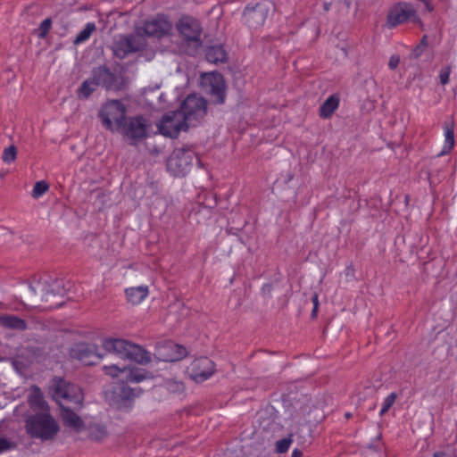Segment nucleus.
Instances as JSON below:
<instances>
[{
	"mask_svg": "<svg viewBox=\"0 0 457 457\" xmlns=\"http://www.w3.org/2000/svg\"><path fill=\"white\" fill-rule=\"evenodd\" d=\"M445 143L440 153L437 156H444L451 153L454 146V123L453 121L445 122L443 125Z\"/></svg>",
	"mask_w": 457,
	"mask_h": 457,
	"instance_id": "a211bd4d",
	"label": "nucleus"
},
{
	"mask_svg": "<svg viewBox=\"0 0 457 457\" xmlns=\"http://www.w3.org/2000/svg\"><path fill=\"white\" fill-rule=\"evenodd\" d=\"M71 356L85 365H94L104 357L96 345L87 343L76 344L71 350Z\"/></svg>",
	"mask_w": 457,
	"mask_h": 457,
	"instance_id": "4468645a",
	"label": "nucleus"
},
{
	"mask_svg": "<svg viewBox=\"0 0 457 457\" xmlns=\"http://www.w3.org/2000/svg\"><path fill=\"white\" fill-rule=\"evenodd\" d=\"M433 457H456L453 452L436 451L434 453Z\"/></svg>",
	"mask_w": 457,
	"mask_h": 457,
	"instance_id": "ea45409f",
	"label": "nucleus"
},
{
	"mask_svg": "<svg viewBox=\"0 0 457 457\" xmlns=\"http://www.w3.org/2000/svg\"><path fill=\"white\" fill-rule=\"evenodd\" d=\"M420 46H422L423 48H425V47H426V46H427V37H426V36H424V37H422V39H421V43H420Z\"/></svg>",
	"mask_w": 457,
	"mask_h": 457,
	"instance_id": "c03bdc74",
	"label": "nucleus"
},
{
	"mask_svg": "<svg viewBox=\"0 0 457 457\" xmlns=\"http://www.w3.org/2000/svg\"><path fill=\"white\" fill-rule=\"evenodd\" d=\"M205 56L207 61L212 63L226 62L228 59L227 52L222 46H212L208 47Z\"/></svg>",
	"mask_w": 457,
	"mask_h": 457,
	"instance_id": "393cba45",
	"label": "nucleus"
},
{
	"mask_svg": "<svg viewBox=\"0 0 457 457\" xmlns=\"http://www.w3.org/2000/svg\"><path fill=\"white\" fill-rule=\"evenodd\" d=\"M206 101L196 95H189L181 104L179 112L183 113L185 120L190 126H195V122L203 119L206 114Z\"/></svg>",
	"mask_w": 457,
	"mask_h": 457,
	"instance_id": "0eeeda50",
	"label": "nucleus"
},
{
	"mask_svg": "<svg viewBox=\"0 0 457 457\" xmlns=\"http://www.w3.org/2000/svg\"><path fill=\"white\" fill-rule=\"evenodd\" d=\"M126 106L120 100H110L102 106L99 117L105 129L118 131L126 120Z\"/></svg>",
	"mask_w": 457,
	"mask_h": 457,
	"instance_id": "39448f33",
	"label": "nucleus"
},
{
	"mask_svg": "<svg viewBox=\"0 0 457 457\" xmlns=\"http://www.w3.org/2000/svg\"><path fill=\"white\" fill-rule=\"evenodd\" d=\"M451 72L452 69L449 65H445L440 69L439 79L441 85L445 86L446 84L449 83Z\"/></svg>",
	"mask_w": 457,
	"mask_h": 457,
	"instance_id": "c9c22d12",
	"label": "nucleus"
},
{
	"mask_svg": "<svg viewBox=\"0 0 457 457\" xmlns=\"http://www.w3.org/2000/svg\"><path fill=\"white\" fill-rule=\"evenodd\" d=\"M400 62V58L397 55H392L388 62V66L391 70H395L398 67Z\"/></svg>",
	"mask_w": 457,
	"mask_h": 457,
	"instance_id": "58836bf2",
	"label": "nucleus"
},
{
	"mask_svg": "<svg viewBox=\"0 0 457 457\" xmlns=\"http://www.w3.org/2000/svg\"><path fill=\"white\" fill-rule=\"evenodd\" d=\"M0 322L4 328L10 329L23 331L28 328L24 320L14 315H0Z\"/></svg>",
	"mask_w": 457,
	"mask_h": 457,
	"instance_id": "b1692460",
	"label": "nucleus"
},
{
	"mask_svg": "<svg viewBox=\"0 0 457 457\" xmlns=\"http://www.w3.org/2000/svg\"><path fill=\"white\" fill-rule=\"evenodd\" d=\"M194 160L198 161L194 151L189 148H177L167 160V170L175 177H184L190 171Z\"/></svg>",
	"mask_w": 457,
	"mask_h": 457,
	"instance_id": "423d86ee",
	"label": "nucleus"
},
{
	"mask_svg": "<svg viewBox=\"0 0 457 457\" xmlns=\"http://www.w3.org/2000/svg\"><path fill=\"white\" fill-rule=\"evenodd\" d=\"M50 389L54 400L62 407L71 405L75 409H79L82 406L84 396L77 385L61 378H54L51 381Z\"/></svg>",
	"mask_w": 457,
	"mask_h": 457,
	"instance_id": "7ed1b4c3",
	"label": "nucleus"
},
{
	"mask_svg": "<svg viewBox=\"0 0 457 457\" xmlns=\"http://www.w3.org/2000/svg\"><path fill=\"white\" fill-rule=\"evenodd\" d=\"M42 301L48 302L52 296H62L64 286L62 279L49 278L42 282Z\"/></svg>",
	"mask_w": 457,
	"mask_h": 457,
	"instance_id": "f3484780",
	"label": "nucleus"
},
{
	"mask_svg": "<svg viewBox=\"0 0 457 457\" xmlns=\"http://www.w3.org/2000/svg\"><path fill=\"white\" fill-rule=\"evenodd\" d=\"M142 393V389L140 387H130L129 386H123L120 387L119 397L120 398L121 403L119 405V408H127L130 409L132 404L131 402L137 396H139Z\"/></svg>",
	"mask_w": 457,
	"mask_h": 457,
	"instance_id": "6ab92c4d",
	"label": "nucleus"
},
{
	"mask_svg": "<svg viewBox=\"0 0 457 457\" xmlns=\"http://www.w3.org/2000/svg\"><path fill=\"white\" fill-rule=\"evenodd\" d=\"M153 376L144 369L137 367H126L124 380L127 383H140L145 379L152 378Z\"/></svg>",
	"mask_w": 457,
	"mask_h": 457,
	"instance_id": "412c9836",
	"label": "nucleus"
},
{
	"mask_svg": "<svg viewBox=\"0 0 457 457\" xmlns=\"http://www.w3.org/2000/svg\"><path fill=\"white\" fill-rule=\"evenodd\" d=\"M409 20L420 21L413 6L407 3H400L395 5L387 14L386 25L395 28Z\"/></svg>",
	"mask_w": 457,
	"mask_h": 457,
	"instance_id": "ddd939ff",
	"label": "nucleus"
},
{
	"mask_svg": "<svg viewBox=\"0 0 457 457\" xmlns=\"http://www.w3.org/2000/svg\"><path fill=\"white\" fill-rule=\"evenodd\" d=\"M29 291L31 292V294H33V295H37V288H36L34 286L29 285Z\"/></svg>",
	"mask_w": 457,
	"mask_h": 457,
	"instance_id": "a18cd8bd",
	"label": "nucleus"
},
{
	"mask_svg": "<svg viewBox=\"0 0 457 457\" xmlns=\"http://www.w3.org/2000/svg\"><path fill=\"white\" fill-rule=\"evenodd\" d=\"M93 78L97 82L98 86H103L110 88L115 82V76L104 66L97 67L93 71Z\"/></svg>",
	"mask_w": 457,
	"mask_h": 457,
	"instance_id": "aec40b11",
	"label": "nucleus"
},
{
	"mask_svg": "<svg viewBox=\"0 0 457 457\" xmlns=\"http://www.w3.org/2000/svg\"><path fill=\"white\" fill-rule=\"evenodd\" d=\"M104 373L112 378H119L120 376L124 378L126 367H119L116 364L105 365L103 367Z\"/></svg>",
	"mask_w": 457,
	"mask_h": 457,
	"instance_id": "c756f323",
	"label": "nucleus"
},
{
	"mask_svg": "<svg viewBox=\"0 0 457 457\" xmlns=\"http://www.w3.org/2000/svg\"><path fill=\"white\" fill-rule=\"evenodd\" d=\"M62 418L64 423L75 429H79L83 427V421L80 417L76 414L70 406L62 407Z\"/></svg>",
	"mask_w": 457,
	"mask_h": 457,
	"instance_id": "5701e85b",
	"label": "nucleus"
},
{
	"mask_svg": "<svg viewBox=\"0 0 457 457\" xmlns=\"http://www.w3.org/2000/svg\"><path fill=\"white\" fill-rule=\"evenodd\" d=\"M293 440L291 436L279 439L276 442L275 450L278 453H284L288 451Z\"/></svg>",
	"mask_w": 457,
	"mask_h": 457,
	"instance_id": "473e14b6",
	"label": "nucleus"
},
{
	"mask_svg": "<svg viewBox=\"0 0 457 457\" xmlns=\"http://www.w3.org/2000/svg\"><path fill=\"white\" fill-rule=\"evenodd\" d=\"M48 188L49 187L46 181H37L33 187L32 196L34 198H39L48 190Z\"/></svg>",
	"mask_w": 457,
	"mask_h": 457,
	"instance_id": "2f4dec72",
	"label": "nucleus"
},
{
	"mask_svg": "<svg viewBox=\"0 0 457 457\" xmlns=\"http://www.w3.org/2000/svg\"><path fill=\"white\" fill-rule=\"evenodd\" d=\"M17 150L14 145H10L3 152L2 159L5 163H11L16 159Z\"/></svg>",
	"mask_w": 457,
	"mask_h": 457,
	"instance_id": "72a5a7b5",
	"label": "nucleus"
},
{
	"mask_svg": "<svg viewBox=\"0 0 457 457\" xmlns=\"http://www.w3.org/2000/svg\"><path fill=\"white\" fill-rule=\"evenodd\" d=\"M147 120L144 117L136 116L130 118L128 122L124 121L118 131L130 139L131 144H136L147 137Z\"/></svg>",
	"mask_w": 457,
	"mask_h": 457,
	"instance_id": "f8f14e48",
	"label": "nucleus"
},
{
	"mask_svg": "<svg viewBox=\"0 0 457 457\" xmlns=\"http://www.w3.org/2000/svg\"><path fill=\"white\" fill-rule=\"evenodd\" d=\"M339 2H344L347 6L350 5L351 2L350 0H338Z\"/></svg>",
	"mask_w": 457,
	"mask_h": 457,
	"instance_id": "de8ad7c7",
	"label": "nucleus"
},
{
	"mask_svg": "<svg viewBox=\"0 0 457 457\" xmlns=\"http://www.w3.org/2000/svg\"><path fill=\"white\" fill-rule=\"evenodd\" d=\"M303 455V453L301 450L299 449H295L293 452H292V454H291V457H302Z\"/></svg>",
	"mask_w": 457,
	"mask_h": 457,
	"instance_id": "79ce46f5",
	"label": "nucleus"
},
{
	"mask_svg": "<svg viewBox=\"0 0 457 457\" xmlns=\"http://www.w3.org/2000/svg\"><path fill=\"white\" fill-rule=\"evenodd\" d=\"M16 446L17 445L14 442L0 436V454L4 452L15 449Z\"/></svg>",
	"mask_w": 457,
	"mask_h": 457,
	"instance_id": "e433bc0d",
	"label": "nucleus"
},
{
	"mask_svg": "<svg viewBox=\"0 0 457 457\" xmlns=\"http://www.w3.org/2000/svg\"><path fill=\"white\" fill-rule=\"evenodd\" d=\"M98 87L94 78L85 80L78 89V97L87 99Z\"/></svg>",
	"mask_w": 457,
	"mask_h": 457,
	"instance_id": "cd10ccee",
	"label": "nucleus"
},
{
	"mask_svg": "<svg viewBox=\"0 0 457 457\" xmlns=\"http://www.w3.org/2000/svg\"><path fill=\"white\" fill-rule=\"evenodd\" d=\"M145 46V39L137 34L120 36L112 46L113 54L118 58H125L129 54L142 50Z\"/></svg>",
	"mask_w": 457,
	"mask_h": 457,
	"instance_id": "9b49d317",
	"label": "nucleus"
},
{
	"mask_svg": "<svg viewBox=\"0 0 457 457\" xmlns=\"http://www.w3.org/2000/svg\"><path fill=\"white\" fill-rule=\"evenodd\" d=\"M396 394L395 393H391L389 394L383 401V403H382V407L380 409V411H379V415L382 417L383 415H385L388 410L393 406V404L395 403V400H396Z\"/></svg>",
	"mask_w": 457,
	"mask_h": 457,
	"instance_id": "7c9ffc66",
	"label": "nucleus"
},
{
	"mask_svg": "<svg viewBox=\"0 0 457 457\" xmlns=\"http://www.w3.org/2000/svg\"><path fill=\"white\" fill-rule=\"evenodd\" d=\"M26 432L32 438L48 441L59 432V426L49 413H37L26 420Z\"/></svg>",
	"mask_w": 457,
	"mask_h": 457,
	"instance_id": "20e7f679",
	"label": "nucleus"
},
{
	"mask_svg": "<svg viewBox=\"0 0 457 457\" xmlns=\"http://www.w3.org/2000/svg\"><path fill=\"white\" fill-rule=\"evenodd\" d=\"M189 126L179 110L165 113L157 125L162 135L171 138L177 137L181 130H187Z\"/></svg>",
	"mask_w": 457,
	"mask_h": 457,
	"instance_id": "6e6552de",
	"label": "nucleus"
},
{
	"mask_svg": "<svg viewBox=\"0 0 457 457\" xmlns=\"http://www.w3.org/2000/svg\"><path fill=\"white\" fill-rule=\"evenodd\" d=\"M202 86L215 104H223L226 97V86L223 76L219 72L206 73L202 77Z\"/></svg>",
	"mask_w": 457,
	"mask_h": 457,
	"instance_id": "1a4fd4ad",
	"label": "nucleus"
},
{
	"mask_svg": "<svg viewBox=\"0 0 457 457\" xmlns=\"http://www.w3.org/2000/svg\"><path fill=\"white\" fill-rule=\"evenodd\" d=\"M339 105V97L332 95L328 97L320 107V116L323 119L329 118Z\"/></svg>",
	"mask_w": 457,
	"mask_h": 457,
	"instance_id": "a878e982",
	"label": "nucleus"
},
{
	"mask_svg": "<svg viewBox=\"0 0 457 457\" xmlns=\"http://www.w3.org/2000/svg\"><path fill=\"white\" fill-rule=\"evenodd\" d=\"M313 302H314V309H313V312H316V309L318 307V296L317 295L314 297Z\"/></svg>",
	"mask_w": 457,
	"mask_h": 457,
	"instance_id": "49530a36",
	"label": "nucleus"
},
{
	"mask_svg": "<svg viewBox=\"0 0 457 457\" xmlns=\"http://www.w3.org/2000/svg\"><path fill=\"white\" fill-rule=\"evenodd\" d=\"M376 392V388L371 386H368L364 387V398L370 395H372Z\"/></svg>",
	"mask_w": 457,
	"mask_h": 457,
	"instance_id": "a19ab883",
	"label": "nucleus"
},
{
	"mask_svg": "<svg viewBox=\"0 0 457 457\" xmlns=\"http://www.w3.org/2000/svg\"><path fill=\"white\" fill-rule=\"evenodd\" d=\"M52 25V21L49 18L45 19L41 21L38 29H37V36L40 38L46 37V36L48 34Z\"/></svg>",
	"mask_w": 457,
	"mask_h": 457,
	"instance_id": "f704fd0d",
	"label": "nucleus"
},
{
	"mask_svg": "<svg viewBox=\"0 0 457 457\" xmlns=\"http://www.w3.org/2000/svg\"><path fill=\"white\" fill-rule=\"evenodd\" d=\"M423 50H424V48L422 46H418L416 47V49L414 50L415 56H419L422 53Z\"/></svg>",
	"mask_w": 457,
	"mask_h": 457,
	"instance_id": "37998d69",
	"label": "nucleus"
},
{
	"mask_svg": "<svg viewBox=\"0 0 457 457\" xmlns=\"http://www.w3.org/2000/svg\"><path fill=\"white\" fill-rule=\"evenodd\" d=\"M175 27L179 34L180 50L188 55H195L203 46L201 22L192 16L183 15Z\"/></svg>",
	"mask_w": 457,
	"mask_h": 457,
	"instance_id": "f257e3e1",
	"label": "nucleus"
},
{
	"mask_svg": "<svg viewBox=\"0 0 457 457\" xmlns=\"http://www.w3.org/2000/svg\"><path fill=\"white\" fill-rule=\"evenodd\" d=\"M171 29V22L164 16H157L154 19L145 21L142 27L145 35L157 38L169 35Z\"/></svg>",
	"mask_w": 457,
	"mask_h": 457,
	"instance_id": "2eb2a0df",
	"label": "nucleus"
},
{
	"mask_svg": "<svg viewBox=\"0 0 457 457\" xmlns=\"http://www.w3.org/2000/svg\"><path fill=\"white\" fill-rule=\"evenodd\" d=\"M103 348L109 353H113L124 360H130L139 364H146L151 361L149 352L140 345L132 344L120 338H105L102 343Z\"/></svg>",
	"mask_w": 457,
	"mask_h": 457,
	"instance_id": "f03ea898",
	"label": "nucleus"
},
{
	"mask_svg": "<svg viewBox=\"0 0 457 457\" xmlns=\"http://www.w3.org/2000/svg\"><path fill=\"white\" fill-rule=\"evenodd\" d=\"M324 9H325V11H328L329 10V4L325 3L324 4Z\"/></svg>",
	"mask_w": 457,
	"mask_h": 457,
	"instance_id": "09e8293b",
	"label": "nucleus"
},
{
	"mask_svg": "<svg viewBox=\"0 0 457 457\" xmlns=\"http://www.w3.org/2000/svg\"><path fill=\"white\" fill-rule=\"evenodd\" d=\"M271 6L272 4L268 0H262L254 5H247L243 13L245 22L251 29L262 27L268 17Z\"/></svg>",
	"mask_w": 457,
	"mask_h": 457,
	"instance_id": "9d476101",
	"label": "nucleus"
},
{
	"mask_svg": "<svg viewBox=\"0 0 457 457\" xmlns=\"http://www.w3.org/2000/svg\"><path fill=\"white\" fill-rule=\"evenodd\" d=\"M96 30V24L94 22H88L86 24L85 28L77 35L73 43L75 45H79L87 41L91 34Z\"/></svg>",
	"mask_w": 457,
	"mask_h": 457,
	"instance_id": "c85d7f7f",
	"label": "nucleus"
},
{
	"mask_svg": "<svg viewBox=\"0 0 457 457\" xmlns=\"http://www.w3.org/2000/svg\"><path fill=\"white\" fill-rule=\"evenodd\" d=\"M214 367L213 361L207 357L196 359L191 366V377L195 382H204L213 374Z\"/></svg>",
	"mask_w": 457,
	"mask_h": 457,
	"instance_id": "dca6fc26",
	"label": "nucleus"
},
{
	"mask_svg": "<svg viewBox=\"0 0 457 457\" xmlns=\"http://www.w3.org/2000/svg\"><path fill=\"white\" fill-rule=\"evenodd\" d=\"M127 299L132 304H139L148 295V287L139 286L136 287L127 288L125 290Z\"/></svg>",
	"mask_w": 457,
	"mask_h": 457,
	"instance_id": "4be33fe9",
	"label": "nucleus"
},
{
	"mask_svg": "<svg viewBox=\"0 0 457 457\" xmlns=\"http://www.w3.org/2000/svg\"><path fill=\"white\" fill-rule=\"evenodd\" d=\"M42 402V395L37 386L33 387V394L29 397L30 404L40 403Z\"/></svg>",
	"mask_w": 457,
	"mask_h": 457,
	"instance_id": "4c0bfd02",
	"label": "nucleus"
},
{
	"mask_svg": "<svg viewBox=\"0 0 457 457\" xmlns=\"http://www.w3.org/2000/svg\"><path fill=\"white\" fill-rule=\"evenodd\" d=\"M164 349L175 351L174 353L161 358L164 361H176L187 355V349L184 346L174 343H169L166 346H164Z\"/></svg>",
	"mask_w": 457,
	"mask_h": 457,
	"instance_id": "bb28decb",
	"label": "nucleus"
}]
</instances>
